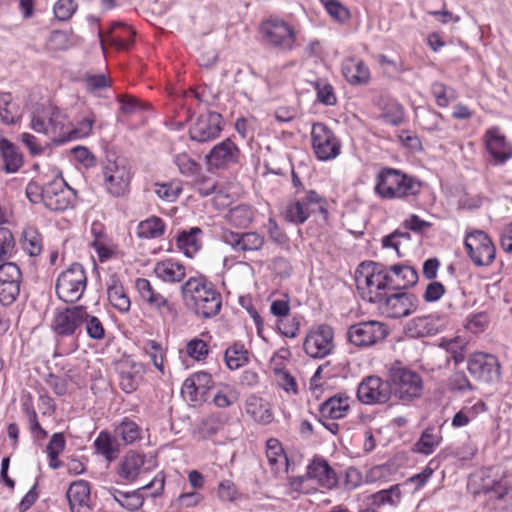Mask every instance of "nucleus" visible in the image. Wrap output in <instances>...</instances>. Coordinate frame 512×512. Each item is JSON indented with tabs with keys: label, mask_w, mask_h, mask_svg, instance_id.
Segmentation results:
<instances>
[{
	"label": "nucleus",
	"mask_w": 512,
	"mask_h": 512,
	"mask_svg": "<svg viewBox=\"0 0 512 512\" xmlns=\"http://www.w3.org/2000/svg\"><path fill=\"white\" fill-rule=\"evenodd\" d=\"M259 31L265 44L280 52H290L295 48L296 30L280 17L271 16L263 20Z\"/></svg>",
	"instance_id": "nucleus-6"
},
{
	"label": "nucleus",
	"mask_w": 512,
	"mask_h": 512,
	"mask_svg": "<svg viewBox=\"0 0 512 512\" xmlns=\"http://www.w3.org/2000/svg\"><path fill=\"white\" fill-rule=\"evenodd\" d=\"M449 386L452 391L466 392L473 391L474 387L464 371H455L449 378Z\"/></svg>",
	"instance_id": "nucleus-62"
},
{
	"label": "nucleus",
	"mask_w": 512,
	"mask_h": 512,
	"mask_svg": "<svg viewBox=\"0 0 512 512\" xmlns=\"http://www.w3.org/2000/svg\"><path fill=\"white\" fill-rule=\"evenodd\" d=\"M368 300L378 304L379 309L390 318L406 317L412 314L418 306V299L414 294L401 291L393 294L377 292Z\"/></svg>",
	"instance_id": "nucleus-8"
},
{
	"label": "nucleus",
	"mask_w": 512,
	"mask_h": 512,
	"mask_svg": "<svg viewBox=\"0 0 512 512\" xmlns=\"http://www.w3.org/2000/svg\"><path fill=\"white\" fill-rule=\"evenodd\" d=\"M83 318L82 326L85 325L87 336L92 340H103L106 335L105 327L97 316L88 313L86 306H84Z\"/></svg>",
	"instance_id": "nucleus-50"
},
{
	"label": "nucleus",
	"mask_w": 512,
	"mask_h": 512,
	"mask_svg": "<svg viewBox=\"0 0 512 512\" xmlns=\"http://www.w3.org/2000/svg\"><path fill=\"white\" fill-rule=\"evenodd\" d=\"M66 497L71 512H91L90 484L86 480H77L70 484Z\"/></svg>",
	"instance_id": "nucleus-26"
},
{
	"label": "nucleus",
	"mask_w": 512,
	"mask_h": 512,
	"mask_svg": "<svg viewBox=\"0 0 512 512\" xmlns=\"http://www.w3.org/2000/svg\"><path fill=\"white\" fill-rule=\"evenodd\" d=\"M154 273L163 281L180 282L185 277V267L172 259H167L156 264Z\"/></svg>",
	"instance_id": "nucleus-37"
},
{
	"label": "nucleus",
	"mask_w": 512,
	"mask_h": 512,
	"mask_svg": "<svg viewBox=\"0 0 512 512\" xmlns=\"http://www.w3.org/2000/svg\"><path fill=\"white\" fill-rule=\"evenodd\" d=\"M0 157L7 174L16 173L23 166V154L19 147L6 138L0 137Z\"/></svg>",
	"instance_id": "nucleus-29"
},
{
	"label": "nucleus",
	"mask_w": 512,
	"mask_h": 512,
	"mask_svg": "<svg viewBox=\"0 0 512 512\" xmlns=\"http://www.w3.org/2000/svg\"><path fill=\"white\" fill-rule=\"evenodd\" d=\"M419 124L428 131H436L439 128L441 113L432 109H423L417 114Z\"/></svg>",
	"instance_id": "nucleus-56"
},
{
	"label": "nucleus",
	"mask_w": 512,
	"mask_h": 512,
	"mask_svg": "<svg viewBox=\"0 0 512 512\" xmlns=\"http://www.w3.org/2000/svg\"><path fill=\"white\" fill-rule=\"evenodd\" d=\"M328 14L339 22H345L350 17L349 10L338 0H321Z\"/></svg>",
	"instance_id": "nucleus-60"
},
{
	"label": "nucleus",
	"mask_w": 512,
	"mask_h": 512,
	"mask_svg": "<svg viewBox=\"0 0 512 512\" xmlns=\"http://www.w3.org/2000/svg\"><path fill=\"white\" fill-rule=\"evenodd\" d=\"M392 395L403 404L422 396L424 385L421 375L400 361L393 362L387 371Z\"/></svg>",
	"instance_id": "nucleus-4"
},
{
	"label": "nucleus",
	"mask_w": 512,
	"mask_h": 512,
	"mask_svg": "<svg viewBox=\"0 0 512 512\" xmlns=\"http://www.w3.org/2000/svg\"><path fill=\"white\" fill-rule=\"evenodd\" d=\"M486 149L494 164L502 165L512 158V145L506 140L498 127H492L484 135Z\"/></svg>",
	"instance_id": "nucleus-24"
},
{
	"label": "nucleus",
	"mask_w": 512,
	"mask_h": 512,
	"mask_svg": "<svg viewBox=\"0 0 512 512\" xmlns=\"http://www.w3.org/2000/svg\"><path fill=\"white\" fill-rule=\"evenodd\" d=\"M388 333L387 327L383 323L370 320L349 326L346 337L350 344L366 348L385 339Z\"/></svg>",
	"instance_id": "nucleus-12"
},
{
	"label": "nucleus",
	"mask_w": 512,
	"mask_h": 512,
	"mask_svg": "<svg viewBox=\"0 0 512 512\" xmlns=\"http://www.w3.org/2000/svg\"><path fill=\"white\" fill-rule=\"evenodd\" d=\"M19 117V107L13 102L10 92L0 93V119L6 125H13Z\"/></svg>",
	"instance_id": "nucleus-46"
},
{
	"label": "nucleus",
	"mask_w": 512,
	"mask_h": 512,
	"mask_svg": "<svg viewBox=\"0 0 512 512\" xmlns=\"http://www.w3.org/2000/svg\"><path fill=\"white\" fill-rule=\"evenodd\" d=\"M135 287L141 298L147 302L151 308L156 309L163 316L176 315V311L172 305L163 295L153 289L148 279L138 278L135 282Z\"/></svg>",
	"instance_id": "nucleus-25"
},
{
	"label": "nucleus",
	"mask_w": 512,
	"mask_h": 512,
	"mask_svg": "<svg viewBox=\"0 0 512 512\" xmlns=\"http://www.w3.org/2000/svg\"><path fill=\"white\" fill-rule=\"evenodd\" d=\"M224 360L230 370H236L248 363L249 352L243 344L235 343L225 350Z\"/></svg>",
	"instance_id": "nucleus-42"
},
{
	"label": "nucleus",
	"mask_w": 512,
	"mask_h": 512,
	"mask_svg": "<svg viewBox=\"0 0 512 512\" xmlns=\"http://www.w3.org/2000/svg\"><path fill=\"white\" fill-rule=\"evenodd\" d=\"M408 330L413 337H424L437 333V329L434 327L433 320L430 316L414 318L409 323Z\"/></svg>",
	"instance_id": "nucleus-52"
},
{
	"label": "nucleus",
	"mask_w": 512,
	"mask_h": 512,
	"mask_svg": "<svg viewBox=\"0 0 512 512\" xmlns=\"http://www.w3.org/2000/svg\"><path fill=\"white\" fill-rule=\"evenodd\" d=\"M307 476L316 479L320 486L332 489L337 486L338 478L328 461L323 458H314L307 467Z\"/></svg>",
	"instance_id": "nucleus-28"
},
{
	"label": "nucleus",
	"mask_w": 512,
	"mask_h": 512,
	"mask_svg": "<svg viewBox=\"0 0 512 512\" xmlns=\"http://www.w3.org/2000/svg\"><path fill=\"white\" fill-rule=\"evenodd\" d=\"M467 369L477 381L492 383L500 379V364L492 354L475 352L467 360Z\"/></svg>",
	"instance_id": "nucleus-16"
},
{
	"label": "nucleus",
	"mask_w": 512,
	"mask_h": 512,
	"mask_svg": "<svg viewBox=\"0 0 512 512\" xmlns=\"http://www.w3.org/2000/svg\"><path fill=\"white\" fill-rule=\"evenodd\" d=\"M389 267H386L382 263L374 262V261H366L362 262L356 269L355 272V280L357 282L358 288L361 285V274L363 272H367L369 274H373L374 277L379 278L382 273L388 270Z\"/></svg>",
	"instance_id": "nucleus-59"
},
{
	"label": "nucleus",
	"mask_w": 512,
	"mask_h": 512,
	"mask_svg": "<svg viewBox=\"0 0 512 512\" xmlns=\"http://www.w3.org/2000/svg\"><path fill=\"white\" fill-rule=\"evenodd\" d=\"M266 456L270 468L275 473L281 469L287 470L289 461L281 442L276 438H269L266 441Z\"/></svg>",
	"instance_id": "nucleus-35"
},
{
	"label": "nucleus",
	"mask_w": 512,
	"mask_h": 512,
	"mask_svg": "<svg viewBox=\"0 0 512 512\" xmlns=\"http://www.w3.org/2000/svg\"><path fill=\"white\" fill-rule=\"evenodd\" d=\"M202 233L199 227H192L189 231H182L177 237V246L185 256L191 258L201 248L197 235Z\"/></svg>",
	"instance_id": "nucleus-41"
},
{
	"label": "nucleus",
	"mask_w": 512,
	"mask_h": 512,
	"mask_svg": "<svg viewBox=\"0 0 512 512\" xmlns=\"http://www.w3.org/2000/svg\"><path fill=\"white\" fill-rule=\"evenodd\" d=\"M84 305L56 308L50 323L56 349L61 355H69L79 349L82 335Z\"/></svg>",
	"instance_id": "nucleus-1"
},
{
	"label": "nucleus",
	"mask_w": 512,
	"mask_h": 512,
	"mask_svg": "<svg viewBox=\"0 0 512 512\" xmlns=\"http://www.w3.org/2000/svg\"><path fill=\"white\" fill-rule=\"evenodd\" d=\"M226 418L220 413H213L203 418L200 424V431L205 436L215 435L224 425Z\"/></svg>",
	"instance_id": "nucleus-55"
},
{
	"label": "nucleus",
	"mask_w": 512,
	"mask_h": 512,
	"mask_svg": "<svg viewBox=\"0 0 512 512\" xmlns=\"http://www.w3.org/2000/svg\"><path fill=\"white\" fill-rule=\"evenodd\" d=\"M349 409V397L344 393H338L320 404L319 413L322 418L335 420L344 418Z\"/></svg>",
	"instance_id": "nucleus-30"
},
{
	"label": "nucleus",
	"mask_w": 512,
	"mask_h": 512,
	"mask_svg": "<svg viewBox=\"0 0 512 512\" xmlns=\"http://www.w3.org/2000/svg\"><path fill=\"white\" fill-rule=\"evenodd\" d=\"M144 352L149 355L153 365L160 371H163L162 346L155 340H147L143 344Z\"/></svg>",
	"instance_id": "nucleus-61"
},
{
	"label": "nucleus",
	"mask_w": 512,
	"mask_h": 512,
	"mask_svg": "<svg viewBox=\"0 0 512 512\" xmlns=\"http://www.w3.org/2000/svg\"><path fill=\"white\" fill-rule=\"evenodd\" d=\"M78 4L74 0H58L53 6L55 18L59 21L69 20L77 11Z\"/></svg>",
	"instance_id": "nucleus-58"
},
{
	"label": "nucleus",
	"mask_w": 512,
	"mask_h": 512,
	"mask_svg": "<svg viewBox=\"0 0 512 512\" xmlns=\"http://www.w3.org/2000/svg\"><path fill=\"white\" fill-rule=\"evenodd\" d=\"M441 440L440 431L435 432L434 428H426L415 443V451L424 455H430L439 446Z\"/></svg>",
	"instance_id": "nucleus-45"
},
{
	"label": "nucleus",
	"mask_w": 512,
	"mask_h": 512,
	"mask_svg": "<svg viewBox=\"0 0 512 512\" xmlns=\"http://www.w3.org/2000/svg\"><path fill=\"white\" fill-rule=\"evenodd\" d=\"M312 147L320 161H328L340 154L341 143L334 132L324 123L316 122L311 129Z\"/></svg>",
	"instance_id": "nucleus-13"
},
{
	"label": "nucleus",
	"mask_w": 512,
	"mask_h": 512,
	"mask_svg": "<svg viewBox=\"0 0 512 512\" xmlns=\"http://www.w3.org/2000/svg\"><path fill=\"white\" fill-rule=\"evenodd\" d=\"M240 150L237 145L227 138L216 144L206 155V162L209 170L224 169L231 164L239 162Z\"/></svg>",
	"instance_id": "nucleus-22"
},
{
	"label": "nucleus",
	"mask_w": 512,
	"mask_h": 512,
	"mask_svg": "<svg viewBox=\"0 0 512 512\" xmlns=\"http://www.w3.org/2000/svg\"><path fill=\"white\" fill-rule=\"evenodd\" d=\"M392 396L388 378L368 376L362 380L357 389V397L366 405L387 403Z\"/></svg>",
	"instance_id": "nucleus-17"
},
{
	"label": "nucleus",
	"mask_w": 512,
	"mask_h": 512,
	"mask_svg": "<svg viewBox=\"0 0 512 512\" xmlns=\"http://www.w3.org/2000/svg\"><path fill=\"white\" fill-rule=\"evenodd\" d=\"M441 347L445 348L449 357L447 361L452 360L455 365H459L465 360V344L458 338L445 340L441 343Z\"/></svg>",
	"instance_id": "nucleus-53"
},
{
	"label": "nucleus",
	"mask_w": 512,
	"mask_h": 512,
	"mask_svg": "<svg viewBox=\"0 0 512 512\" xmlns=\"http://www.w3.org/2000/svg\"><path fill=\"white\" fill-rule=\"evenodd\" d=\"M477 494L485 496L486 506L490 510L506 512L512 511V484L507 480H491L482 478Z\"/></svg>",
	"instance_id": "nucleus-9"
},
{
	"label": "nucleus",
	"mask_w": 512,
	"mask_h": 512,
	"mask_svg": "<svg viewBox=\"0 0 512 512\" xmlns=\"http://www.w3.org/2000/svg\"><path fill=\"white\" fill-rule=\"evenodd\" d=\"M223 129V118L218 112L208 111L198 116L196 122L189 128L192 141L205 143L216 139Z\"/></svg>",
	"instance_id": "nucleus-19"
},
{
	"label": "nucleus",
	"mask_w": 512,
	"mask_h": 512,
	"mask_svg": "<svg viewBox=\"0 0 512 512\" xmlns=\"http://www.w3.org/2000/svg\"><path fill=\"white\" fill-rule=\"evenodd\" d=\"M60 111L57 108L49 109V112L43 110L42 115L34 112L31 117V128L37 133L48 135L50 132L56 133L57 127L61 124L59 120Z\"/></svg>",
	"instance_id": "nucleus-32"
},
{
	"label": "nucleus",
	"mask_w": 512,
	"mask_h": 512,
	"mask_svg": "<svg viewBox=\"0 0 512 512\" xmlns=\"http://www.w3.org/2000/svg\"><path fill=\"white\" fill-rule=\"evenodd\" d=\"M464 246L469 258L476 266H489L495 259L496 248L484 231L476 230L467 234Z\"/></svg>",
	"instance_id": "nucleus-14"
},
{
	"label": "nucleus",
	"mask_w": 512,
	"mask_h": 512,
	"mask_svg": "<svg viewBox=\"0 0 512 512\" xmlns=\"http://www.w3.org/2000/svg\"><path fill=\"white\" fill-rule=\"evenodd\" d=\"M94 448L107 461L115 460L119 454V444L108 431H101L94 441Z\"/></svg>",
	"instance_id": "nucleus-39"
},
{
	"label": "nucleus",
	"mask_w": 512,
	"mask_h": 512,
	"mask_svg": "<svg viewBox=\"0 0 512 512\" xmlns=\"http://www.w3.org/2000/svg\"><path fill=\"white\" fill-rule=\"evenodd\" d=\"M186 350L187 354L197 361L205 359L208 355V346L206 342L199 338H194L189 341Z\"/></svg>",
	"instance_id": "nucleus-64"
},
{
	"label": "nucleus",
	"mask_w": 512,
	"mask_h": 512,
	"mask_svg": "<svg viewBox=\"0 0 512 512\" xmlns=\"http://www.w3.org/2000/svg\"><path fill=\"white\" fill-rule=\"evenodd\" d=\"M141 428L131 419L125 417L114 429L115 437L125 444H132L141 438Z\"/></svg>",
	"instance_id": "nucleus-47"
},
{
	"label": "nucleus",
	"mask_w": 512,
	"mask_h": 512,
	"mask_svg": "<svg viewBox=\"0 0 512 512\" xmlns=\"http://www.w3.org/2000/svg\"><path fill=\"white\" fill-rule=\"evenodd\" d=\"M87 287V275L80 263H73L61 272L56 280L55 292L58 298L74 304L81 299Z\"/></svg>",
	"instance_id": "nucleus-7"
},
{
	"label": "nucleus",
	"mask_w": 512,
	"mask_h": 512,
	"mask_svg": "<svg viewBox=\"0 0 512 512\" xmlns=\"http://www.w3.org/2000/svg\"><path fill=\"white\" fill-rule=\"evenodd\" d=\"M431 93L440 107H447L455 99L454 90L439 81L432 83Z\"/></svg>",
	"instance_id": "nucleus-54"
},
{
	"label": "nucleus",
	"mask_w": 512,
	"mask_h": 512,
	"mask_svg": "<svg viewBox=\"0 0 512 512\" xmlns=\"http://www.w3.org/2000/svg\"><path fill=\"white\" fill-rule=\"evenodd\" d=\"M16 241L10 229L0 227V262H9L16 254Z\"/></svg>",
	"instance_id": "nucleus-51"
},
{
	"label": "nucleus",
	"mask_w": 512,
	"mask_h": 512,
	"mask_svg": "<svg viewBox=\"0 0 512 512\" xmlns=\"http://www.w3.org/2000/svg\"><path fill=\"white\" fill-rule=\"evenodd\" d=\"M181 291L186 306L197 316L206 319L219 314L222 296L212 282L192 277L181 286Z\"/></svg>",
	"instance_id": "nucleus-2"
},
{
	"label": "nucleus",
	"mask_w": 512,
	"mask_h": 512,
	"mask_svg": "<svg viewBox=\"0 0 512 512\" xmlns=\"http://www.w3.org/2000/svg\"><path fill=\"white\" fill-rule=\"evenodd\" d=\"M381 119L392 126H399L404 120V107L394 99H388L381 107Z\"/></svg>",
	"instance_id": "nucleus-48"
},
{
	"label": "nucleus",
	"mask_w": 512,
	"mask_h": 512,
	"mask_svg": "<svg viewBox=\"0 0 512 512\" xmlns=\"http://www.w3.org/2000/svg\"><path fill=\"white\" fill-rule=\"evenodd\" d=\"M314 87L317 92V100L320 103L327 106H333L336 104L337 98L331 84L318 80L314 83Z\"/></svg>",
	"instance_id": "nucleus-57"
},
{
	"label": "nucleus",
	"mask_w": 512,
	"mask_h": 512,
	"mask_svg": "<svg viewBox=\"0 0 512 512\" xmlns=\"http://www.w3.org/2000/svg\"><path fill=\"white\" fill-rule=\"evenodd\" d=\"M145 464V456L134 451L128 452L120 463L118 474L128 482H134Z\"/></svg>",
	"instance_id": "nucleus-34"
},
{
	"label": "nucleus",
	"mask_w": 512,
	"mask_h": 512,
	"mask_svg": "<svg viewBox=\"0 0 512 512\" xmlns=\"http://www.w3.org/2000/svg\"><path fill=\"white\" fill-rule=\"evenodd\" d=\"M43 204L55 212H63L73 208L76 203L77 191L71 188L63 178H55L44 185Z\"/></svg>",
	"instance_id": "nucleus-11"
},
{
	"label": "nucleus",
	"mask_w": 512,
	"mask_h": 512,
	"mask_svg": "<svg viewBox=\"0 0 512 512\" xmlns=\"http://www.w3.org/2000/svg\"><path fill=\"white\" fill-rule=\"evenodd\" d=\"M221 240L237 252L259 251L265 243L264 236L258 232L251 231L239 233L229 229L223 230Z\"/></svg>",
	"instance_id": "nucleus-23"
},
{
	"label": "nucleus",
	"mask_w": 512,
	"mask_h": 512,
	"mask_svg": "<svg viewBox=\"0 0 512 512\" xmlns=\"http://www.w3.org/2000/svg\"><path fill=\"white\" fill-rule=\"evenodd\" d=\"M246 413L256 422L267 425L273 421V413L268 402L256 395H250L245 401Z\"/></svg>",
	"instance_id": "nucleus-33"
},
{
	"label": "nucleus",
	"mask_w": 512,
	"mask_h": 512,
	"mask_svg": "<svg viewBox=\"0 0 512 512\" xmlns=\"http://www.w3.org/2000/svg\"><path fill=\"white\" fill-rule=\"evenodd\" d=\"M93 124L94 118L85 117L82 120H80L77 123V125L67 133H63L62 135H59V137H54L53 141L54 143L60 145L71 140L89 136L92 132Z\"/></svg>",
	"instance_id": "nucleus-43"
},
{
	"label": "nucleus",
	"mask_w": 512,
	"mask_h": 512,
	"mask_svg": "<svg viewBox=\"0 0 512 512\" xmlns=\"http://www.w3.org/2000/svg\"><path fill=\"white\" fill-rule=\"evenodd\" d=\"M107 295L110 304L120 313H127L130 310L131 301L128 297L119 277L110 276L107 281Z\"/></svg>",
	"instance_id": "nucleus-31"
},
{
	"label": "nucleus",
	"mask_w": 512,
	"mask_h": 512,
	"mask_svg": "<svg viewBox=\"0 0 512 512\" xmlns=\"http://www.w3.org/2000/svg\"><path fill=\"white\" fill-rule=\"evenodd\" d=\"M226 219L236 228H246L253 221V211L250 206L241 204L230 209Z\"/></svg>",
	"instance_id": "nucleus-49"
},
{
	"label": "nucleus",
	"mask_w": 512,
	"mask_h": 512,
	"mask_svg": "<svg viewBox=\"0 0 512 512\" xmlns=\"http://www.w3.org/2000/svg\"><path fill=\"white\" fill-rule=\"evenodd\" d=\"M333 336V329L329 325H320L305 338L303 347L306 354L312 358L326 357L334 347Z\"/></svg>",
	"instance_id": "nucleus-20"
},
{
	"label": "nucleus",
	"mask_w": 512,
	"mask_h": 512,
	"mask_svg": "<svg viewBox=\"0 0 512 512\" xmlns=\"http://www.w3.org/2000/svg\"><path fill=\"white\" fill-rule=\"evenodd\" d=\"M390 271L394 273L396 280V289L401 291L417 284L419 276L417 270L406 264H395L390 266Z\"/></svg>",
	"instance_id": "nucleus-38"
},
{
	"label": "nucleus",
	"mask_w": 512,
	"mask_h": 512,
	"mask_svg": "<svg viewBox=\"0 0 512 512\" xmlns=\"http://www.w3.org/2000/svg\"><path fill=\"white\" fill-rule=\"evenodd\" d=\"M165 232L164 221L156 216L141 221L137 227V236L141 239H155Z\"/></svg>",
	"instance_id": "nucleus-44"
},
{
	"label": "nucleus",
	"mask_w": 512,
	"mask_h": 512,
	"mask_svg": "<svg viewBox=\"0 0 512 512\" xmlns=\"http://www.w3.org/2000/svg\"><path fill=\"white\" fill-rule=\"evenodd\" d=\"M116 371L119 376V386L125 393L137 390L145 373L144 365L136 362L130 356L123 357L116 363Z\"/></svg>",
	"instance_id": "nucleus-21"
},
{
	"label": "nucleus",
	"mask_w": 512,
	"mask_h": 512,
	"mask_svg": "<svg viewBox=\"0 0 512 512\" xmlns=\"http://www.w3.org/2000/svg\"><path fill=\"white\" fill-rule=\"evenodd\" d=\"M327 205V200L316 190L305 191V195L297 196L288 202L283 217L285 221L294 225L305 223L314 213H319L324 219H327Z\"/></svg>",
	"instance_id": "nucleus-5"
},
{
	"label": "nucleus",
	"mask_w": 512,
	"mask_h": 512,
	"mask_svg": "<svg viewBox=\"0 0 512 512\" xmlns=\"http://www.w3.org/2000/svg\"><path fill=\"white\" fill-rule=\"evenodd\" d=\"M341 71L345 80L353 86H365L371 80L369 67L363 60L355 57L344 59Z\"/></svg>",
	"instance_id": "nucleus-27"
},
{
	"label": "nucleus",
	"mask_w": 512,
	"mask_h": 512,
	"mask_svg": "<svg viewBox=\"0 0 512 512\" xmlns=\"http://www.w3.org/2000/svg\"><path fill=\"white\" fill-rule=\"evenodd\" d=\"M401 499L402 493L399 484L392 485L388 489L377 491L367 497L369 504L376 509L386 505L397 507Z\"/></svg>",
	"instance_id": "nucleus-36"
},
{
	"label": "nucleus",
	"mask_w": 512,
	"mask_h": 512,
	"mask_svg": "<svg viewBox=\"0 0 512 512\" xmlns=\"http://www.w3.org/2000/svg\"><path fill=\"white\" fill-rule=\"evenodd\" d=\"M22 272L14 262L0 264V302L4 306L11 305L20 293Z\"/></svg>",
	"instance_id": "nucleus-18"
},
{
	"label": "nucleus",
	"mask_w": 512,
	"mask_h": 512,
	"mask_svg": "<svg viewBox=\"0 0 512 512\" xmlns=\"http://www.w3.org/2000/svg\"><path fill=\"white\" fill-rule=\"evenodd\" d=\"M164 485L165 477L163 473H158L152 481L137 490L132 492H123L114 487H110L108 488V493L123 508L129 511H136L140 509L144 503V497L141 494V490H148L155 487V490L151 493V497L156 498L162 494Z\"/></svg>",
	"instance_id": "nucleus-15"
},
{
	"label": "nucleus",
	"mask_w": 512,
	"mask_h": 512,
	"mask_svg": "<svg viewBox=\"0 0 512 512\" xmlns=\"http://www.w3.org/2000/svg\"><path fill=\"white\" fill-rule=\"evenodd\" d=\"M20 246L29 256H38L43 248L42 236L35 227H27L21 233Z\"/></svg>",
	"instance_id": "nucleus-40"
},
{
	"label": "nucleus",
	"mask_w": 512,
	"mask_h": 512,
	"mask_svg": "<svg viewBox=\"0 0 512 512\" xmlns=\"http://www.w3.org/2000/svg\"><path fill=\"white\" fill-rule=\"evenodd\" d=\"M422 182L399 169L383 167L376 176L375 193L382 199H406L421 193Z\"/></svg>",
	"instance_id": "nucleus-3"
},
{
	"label": "nucleus",
	"mask_w": 512,
	"mask_h": 512,
	"mask_svg": "<svg viewBox=\"0 0 512 512\" xmlns=\"http://www.w3.org/2000/svg\"><path fill=\"white\" fill-rule=\"evenodd\" d=\"M66 440L63 433H54L46 447L49 460H56L65 449Z\"/></svg>",
	"instance_id": "nucleus-63"
},
{
	"label": "nucleus",
	"mask_w": 512,
	"mask_h": 512,
	"mask_svg": "<svg viewBox=\"0 0 512 512\" xmlns=\"http://www.w3.org/2000/svg\"><path fill=\"white\" fill-rule=\"evenodd\" d=\"M103 181L106 191L113 197H122L129 191L131 172L127 165L117 159L102 163Z\"/></svg>",
	"instance_id": "nucleus-10"
}]
</instances>
